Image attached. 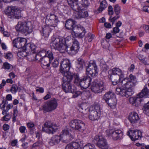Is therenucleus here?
<instances>
[{
	"mask_svg": "<svg viewBox=\"0 0 149 149\" xmlns=\"http://www.w3.org/2000/svg\"><path fill=\"white\" fill-rule=\"evenodd\" d=\"M136 82L135 77L130 74L129 78H125L120 83L121 86L116 88V93L126 97L131 96L134 93L133 89L136 85Z\"/></svg>",
	"mask_w": 149,
	"mask_h": 149,
	"instance_id": "f257e3e1",
	"label": "nucleus"
},
{
	"mask_svg": "<svg viewBox=\"0 0 149 149\" xmlns=\"http://www.w3.org/2000/svg\"><path fill=\"white\" fill-rule=\"evenodd\" d=\"M72 41L70 38L67 37L65 39L62 38L53 37L50 43V46L52 49H57L60 53H63L65 51H69V46Z\"/></svg>",
	"mask_w": 149,
	"mask_h": 149,
	"instance_id": "f03ea898",
	"label": "nucleus"
},
{
	"mask_svg": "<svg viewBox=\"0 0 149 149\" xmlns=\"http://www.w3.org/2000/svg\"><path fill=\"white\" fill-rule=\"evenodd\" d=\"M73 78L74 79V83L77 85L80 86L83 89H86L89 86L91 80V78L88 76L84 77L83 79H80L77 74H74Z\"/></svg>",
	"mask_w": 149,
	"mask_h": 149,
	"instance_id": "7ed1b4c3",
	"label": "nucleus"
},
{
	"mask_svg": "<svg viewBox=\"0 0 149 149\" xmlns=\"http://www.w3.org/2000/svg\"><path fill=\"white\" fill-rule=\"evenodd\" d=\"M17 31L21 32L26 34L30 33L32 31V26L30 22H19L15 27Z\"/></svg>",
	"mask_w": 149,
	"mask_h": 149,
	"instance_id": "20e7f679",
	"label": "nucleus"
},
{
	"mask_svg": "<svg viewBox=\"0 0 149 149\" xmlns=\"http://www.w3.org/2000/svg\"><path fill=\"white\" fill-rule=\"evenodd\" d=\"M71 67L70 61L67 59H63L61 63L60 71L64 76V77L73 76L74 74L69 72Z\"/></svg>",
	"mask_w": 149,
	"mask_h": 149,
	"instance_id": "39448f33",
	"label": "nucleus"
},
{
	"mask_svg": "<svg viewBox=\"0 0 149 149\" xmlns=\"http://www.w3.org/2000/svg\"><path fill=\"white\" fill-rule=\"evenodd\" d=\"M57 106L56 100L54 98L44 103L42 106V110L45 112L52 111L56 109Z\"/></svg>",
	"mask_w": 149,
	"mask_h": 149,
	"instance_id": "423d86ee",
	"label": "nucleus"
},
{
	"mask_svg": "<svg viewBox=\"0 0 149 149\" xmlns=\"http://www.w3.org/2000/svg\"><path fill=\"white\" fill-rule=\"evenodd\" d=\"M73 76L63 77V83L62 84V88L66 93L70 92L73 93L74 92V90L72 88V85L70 83Z\"/></svg>",
	"mask_w": 149,
	"mask_h": 149,
	"instance_id": "0eeeda50",
	"label": "nucleus"
},
{
	"mask_svg": "<svg viewBox=\"0 0 149 149\" xmlns=\"http://www.w3.org/2000/svg\"><path fill=\"white\" fill-rule=\"evenodd\" d=\"M100 115V108L99 105L96 104L89 109V118L92 120H97Z\"/></svg>",
	"mask_w": 149,
	"mask_h": 149,
	"instance_id": "6e6552de",
	"label": "nucleus"
},
{
	"mask_svg": "<svg viewBox=\"0 0 149 149\" xmlns=\"http://www.w3.org/2000/svg\"><path fill=\"white\" fill-rule=\"evenodd\" d=\"M6 13L10 18L18 19L21 17L20 10L15 6L8 7Z\"/></svg>",
	"mask_w": 149,
	"mask_h": 149,
	"instance_id": "1a4fd4ad",
	"label": "nucleus"
},
{
	"mask_svg": "<svg viewBox=\"0 0 149 149\" xmlns=\"http://www.w3.org/2000/svg\"><path fill=\"white\" fill-rule=\"evenodd\" d=\"M70 126L80 132H82L86 129L85 124L81 120H74L71 121L69 123Z\"/></svg>",
	"mask_w": 149,
	"mask_h": 149,
	"instance_id": "9d476101",
	"label": "nucleus"
},
{
	"mask_svg": "<svg viewBox=\"0 0 149 149\" xmlns=\"http://www.w3.org/2000/svg\"><path fill=\"white\" fill-rule=\"evenodd\" d=\"M104 82L101 81L95 80L92 83L91 89L92 91L95 93H99L102 92L104 90Z\"/></svg>",
	"mask_w": 149,
	"mask_h": 149,
	"instance_id": "9b49d317",
	"label": "nucleus"
},
{
	"mask_svg": "<svg viewBox=\"0 0 149 149\" xmlns=\"http://www.w3.org/2000/svg\"><path fill=\"white\" fill-rule=\"evenodd\" d=\"M107 134L109 136H111L114 140H117L122 138L123 133L119 129H115L106 131Z\"/></svg>",
	"mask_w": 149,
	"mask_h": 149,
	"instance_id": "f8f14e48",
	"label": "nucleus"
},
{
	"mask_svg": "<svg viewBox=\"0 0 149 149\" xmlns=\"http://www.w3.org/2000/svg\"><path fill=\"white\" fill-rule=\"evenodd\" d=\"M93 141H96L97 145L102 149H108V146L106 140L102 136H96Z\"/></svg>",
	"mask_w": 149,
	"mask_h": 149,
	"instance_id": "ddd939ff",
	"label": "nucleus"
},
{
	"mask_svg": "<svg viewBox=\"0 0 149 149\" xmlns=\"http://www.w3.org/2000/svg\"><path fill=\"white\" fill-rule=\"evenodd\" d=\"M98 70L95 61L90 62L86 68V74L92 77H94L97 74Z\"/></svg>",
	"mask_w": 149,
	"mask_h": 149,
	"instance_id": "4468645a",
	"label": "nucleus"
},
{
	"mask_svg": "<svg viewBox=\"0 0 149 149\" xmlns=\"http://www.w3.org/2000/svg\"><path fill=\"white\" fill-rule=\"evenodd\" d=\"M57 129L58 128L56 125L51 124L47 122H46L42 126V131L49 134H53Z\"/></svg>",
	"mask_w": 149,
	"mask_h": 149,
	"instance_id": "2eb2a0df",
	"label": "nucleus"
},
{
	"mask_svg": "<svg viewBox=\"0 0 149 149\" xmlns=\"http://www.w3.org/2000/svg\"><path fill=\"white\" fill-rule=\"evenodd\" d=\"M26 41L25 38H17L14 40L13 44V46L17 48H23Z\"/></svg>",
	"mask_w": 149,
	"mask_h": 149,
	"instance_id": "dca6fc26",
	"label": "nucleus"
},
{
	"mask_svg": "<svg viewBox=\"0 0 149 149\" xmlns=\"http://www.w3.org/2000/svg\"><path fill=\"white\" fill-rule=\"evenodd\" d=\"M59 136L61 138V141L65 143L70 141L73 138V136L69 134L67 130H63Z\"/></svg>",
	"mask_w": 149,
	"mask_h": 149,
	"instance_id": "f3484780",
	"label": "nucleus"
},
{
	"mask_svg": "<svg viewBox=\"0 0 149 149\" xmlns=\"http://www.w3.org/2000/svg\"><path fill=\"white\" fill-rule=\"evenodd\" d=\"M128 135L132 141L139 139L141 138V132L139 130H130L127 132Z\"/></svg>",
	"mask_w": 149,
	"mask_h": 149,
	"instance_id": "a211bd4d",
	"label": "nucleus"
},
{
	"mask_svg": "<svg viewBox=\"0 0 149 149\" xmlns=\"http://www.w3.org/2000/svg\"><path fill=\"white\" fill-rule=\"evenodd\" d=\"M82 143L81 141L72 142L67 145L65 149H81L80 146H82Z\"/></svg>",
	"mask_w": 149,
	"mask_h": 149,
	"instance_id": "6ab92c4d",
	"label": "nucleus"
},
{
	"mask_svg": "<svg viewBox=\"0 0 149 149\" xmlns=\"http://www.w3.org/2000/svg\"><path fill=\"white\" fill-rule=\"evenodd\" d=\"M73 44L72 46L70 47L69 51L68 52V53H76L79 50V44L78 41L75 39H74L73 41Z\"/></svg>",
	"mask_w": 149,
	"mask_h": 149,
	"instance_id": "aec40b11",
	"label": "nucleus"
},
{
	"mask_svg": "<svg viewBox=\"0 0 149 149\" xmlns=\"http://www.w3.org/2000/svg\"><path fill=\"white\" fill-rule=\"evenodd\" d=\"M78 0H68V3L72 9L74 11H77L80 9L77 2Z\"/></svg>",
	"mask_w": 149,
	"mask_h": 149,
	"instance_id": "412c9836",
	"label": "nucleus"
},
{
	"mask_svg": "<svg viewBox=\"0 0 149 149\" xmlns=\"http://www.w3.org/2000/svg\"><path fill=\"white\" fill-rule=\"evenodd\" d=\"M128 119L131 123L135 124L138 122L139 119V118L137 113L133 112L129 115Z\"/></svg>",
	"mask_w": 149,
	"mask_h": 149,
	"instance_id": "4be33fe9",
	"label": "nucleus"
},
{
	"mask_svg": "<svg viewBox=\"0 0 149 149\" xmlns=\"http://www.w3.org/2000/svg\"><path fill=\"white\" fill-rule=\"evenodd\" d=\"M23 49H25L29 54L32 53H34L36 52V46L33 44L30 43H26Z\"/></svg>",
	"mask_w": 149,
	"mask_h": 149,
	"instance_id": "5701e85b",
	"label": "nucleus"
},
{
	"mask_svg": "<svg viewBox=\"0 0 149 149\" xmlns=\"http://www.w3.org/2000/svg\"><path fill=\"white\" fill-rule=\"evenodd\" d=\"M124 76H120V75L112 74L110 77V78L113 85H115L117 84H119V87L120 86H121V84H120V83L121 82L120 81L121 79Z\"/></svg>",
	"mask_w": 149,
	"mask_h": 149,
	"instance_id": "b1692460",
	"label": "nucleus"
},
{
	"mask_svg": "<svg viewBox=\"0 0 149 149\" xmlns=\"http://www.w3.org/2000/svg\"><path fill=\"white\" fill-rule=\"evenodd\" d=\"M76 65V70L77 71L82 70L85 66V63L84 60L80 58H78L77 61Z\"/></svg>",
	"mask_w": 149,
	"mask_h": 149,
	"instance_id": "393cba45",
	"label": "nucleus"
},
{
	"mask_svg": "<svg viewBox=\"0 0 149 149\" xmlns=\"http://www.w3.org/2000/svg\"><path fill=\"white\" fill-rule=\"evenodd\" d=\"M61 140V138L59 136H54L50 139L49 144L51 146H52L58 144Z\"/></svg>",
	"mask_w": 149,
	"mask_h": 149,
	"instance_id": "a878e982",
	"label": "nucleus"
},
{
	"mask_svg": "<svg viewBox=\"0 0 149 149\" xmlns=\"http://www.w3.org/2000/svg\"><path fill=\"white\" fill-rule=\"evenodd\" d=\"M77 11L78 12L76 17L78 19L85 18L88 16V12L86 11L81 10Z\"/></svg>",
	"mask_w": 149,
	"mask_h": 149,
	"instance_id": "bb28decb",
	"label": "nucleus"
},
{
	"mask_svg": "<svg viewBox=\"0 0 149 149\" xmlns=\"http://www.w3.org/2000/svg\"><path fill=\"white\" fill-rule=\"evenodd\" d=\"M149 94V90L148 89L146 86H145L144 88L137 95L138 97H140L141 98L145 97Z\"/></svg>",
	"mask_w": 149,
	"mask_h": 149,
	"instance_id": "cd10ccee",
	"label": "nucleus"
},
{
	"mask_svg": "<svg viewBox=\"0 0 149 149\" xmlns=\"http://www.w3.org/2000/svg\"><path fill=\"white\" fill-rule=\"evenodd\" d=\"M75 25L74 22L71 19L67 20L65 24L66 28L70 30H72Z\"/></svg>",
	"mask_w": 149,
	"mask_h": 149,
	"instance_id": "c85d7f7f",
	"label": "nucleus"
},
{
	"mask_svg": "<svg viewBox=\"0 0 149 149\" xmlns=\"http://www.w3.org/2000/svg\"><path fill=\"white\" fill-rule=\"evenodd\" d=\"M16 52L18 57L20 58H23L26 56L27 54H29L23 48L20 49L19 50H18Z\"/></svg>",
	"mask_w": 149,
	"mask_h": 149,
	"instance_id": "c756f323",
	"label": "nucleus"
},
{
	"mask_svg": "<svg viewBox=\"0 0 149 149\" xmlns=\"http://www.w3.org/2000/svg\"><path fill=\"white\" fill-rule=\"evenodd\" d=\"M142 99L140 97H138V95H137L136 97L134 98H130L129 99L130 101H133L132 104L133 105L136 107H137L138 106L141 101Z\"/></svg>",
	"mask_w": 149,
	"mask_h": 149,
	"instance_id": "7c9ffc66",
	"label": "nucleus"
},
{
	"mask_svg": "<svg viewBox=\"0 0 149 149\" xmlns=\"http://www.w3.org/2000/svg\"><path fill=\"white\" fill-rule=\"evenodd\" d=\"M58 18L54 14L50 13L49 15H47L45 20L46 24H50L52 23V20Z\"/></svg>",
	"mask_w": 149,
	"mask_h": 149,
	"instance_id": "2f4dec72",
	"label": "nucleus"
},
{
	"mask_svg": "<svg viewBox=\"0 0 149 149\" xmlns=\"http://www.w3.org/2000/svg\"><path fill=\"white\" fill-rule=\"evenodd\" d=\"M115 95L114 93L110 91H109L108 92L106 93L104 95V99L105 101H107L111 98H114L115 97Z\"/></svg>",
	"mask_w": 149,
	"mask_h": 149,
	"instance_id": "473e14b6",
	"label": "nucleus"
},
{
	"mask_svg": "<svg viewBox=\"0 0 149 149\" xmlns=\"http://www.w3.org/2000/svg\"><path fill=\"white\" fill-rule=\"evenodd\" d=\"M84 29V27L80 25H75L73 29H72V31L74 33V35L76 36L78 34L82 31Z\"/></svg>",
	"mask_w": 149,
	"mask_h": 149,
	"instance_id": "72a5a7b5",
	"label": "nucleus"
},
{
	"mask_svg": "<svg viewBox=\"0 0 149 149\" xmlns=\"http://www.w3.org/2000/svg\"><path fill=\"white\" fill-rule=\"evenodd\" d=\"M49 26H46L42 29V34L45 38H47L49 34V33L51 32V29L49 28Z\"/></svg>",
	"mask_w": 149,
	"mask_h": 149,
	"instance_id": "f704fd0d",
	"label": "nucleus"
},
{
	"mask_svg": "<svg viewBox=\"0 0 149 149\" xmlns=\"http://www.w3.org/2000/svg\"><path fill=\"white\" fill-rule=\"evenodd\" d=\"M116 97L114 98H111L108 100L106 101L109 106L111 108H113L115 107L116 104Z\"/></svg>",
	"mask_w": 149,
	"mask_h": 149,
	"instance_id": "c9c22d12",
	"label": "nucleus"
},
{
	"mask_svg": "<svg viewBox=\"0 0 149 149\" xmlns=\"http://www.w3.org/2000/svg\"><path fill=\"white\" fill-rule=\"evenodd\" d=\"M40 62L41 65L44 66H46L47 67L49 66V63H51L50 60L47 57L42 58L41 59Z\"/></svg>",
	"mask_w": 149,
	"mask_h": 149,
	"instance_id": "e433bc0d",
	"label": "nucleus"
},
{
	"mask_svg": "<svg viewBox=\"0 0 149 149\" xmlns=\"http://www.w3.org/2000/svg\"><path fill=\"white\" fill-rule=\"evenodd\" d=\"M91 96V94L89 91H83L81 93V96L82 99L84 100L88 99Z\"/></svg>",
	"mask_w": 149,
	"mask_h": 149,
	"instance_id": "4c0bfd02",
	"label": "nucleus"
},
{
	"mask_svg": "<svg viewBox=\"0 0 149 149\" xmlns=\"http://www.w3.org/2000/svg\"><path fill=\"white\" fill-rule=\"evenodd\" d=\"M21 90L20 87H18L16 84H13L12 86L10 91L13 93H15L17 91H20Z\"/></svg>",
	"mask_w": 149,
	"mask_h": 149,
	"instance_id": "58836bf2",
	"label": "nucleus"
},
{
	"mask_svg": "<svg viewBox=\"0 0 149 149\" xmlns=\"http://www.w3.org/2000/svg\"><path fill=\"white\" fill-rule=\"evenodd\" d=\"M107 7L106 2L105 0L102 1L100 3V7L97 9L99 13L102 12Z\"/></svg>",
	"mask_w": 149,
	"mask_h": 149,
	"instance_id": "ea45409f",
	"label": "nucleus"
},
{
	"mask_svg": "<svg viewBox=\"0 0 149 149\" xmlns=\"http://www.w3.org/2000/svg\"><path fill=\"white\" fill-rule=\"evenodd\" d=\"M112 74L117 75H120V76H124L121 70L118 68H113L112 70Z\"/></svg>",
	"mask_w": 149,
	"mask_h": 149,
	"instance_id": "a19ab883",
	"label": "nucleus"
},
{
	"mask_svg": "<svg viewBox=\"0 0 149 149\" xmlns=\"http://www.w3.org/2000/svg\"><path fill=\"white\" fill-rule=\"evenodd\" d=\"M114 11L117 15H118L120 13L121 9L118 4L115 5L113 7Z\"/></svg>",
	"mask_w": 149,
	"mask_h": 149,
	"instance_id": "79ce46f5",
	"label": "nucleus"
},
{
	"mask_svg": "<svg viewBox=\"0 0 149 149\" xmlns=\"http://www.w3.org/2000/svg\"><path fill=\"white\" fill-rule=\"evenodd\" d=\"M47 57L50 60V62L54 59V56L52 52L49 50L47 51Z\"/></svg>",
	"mask_w": 149,
	"mask_h": 149,
	"instance_id": "37998d69",
	"label": "nucleus"
},
{
	"mask_svg": "<svg viewBox=\"0 0 149 149\" xmlns=\"http://www.w3.org/2000/svg\"><path fill=\"white\" fill-rule=\"evenodd\" d=\"M143 110L144 113L148 116H149V101L146 105L143 108Z\"/></svg>",
	"mask_w": 149,
	"mask_h": 149,
	"instance_id": "c03bdc74",
	"label": "nucleus"
},
{
	"mask_svg": "<svg viewBox=\"0 0 149 149\" xmlns=\"http://www.w3.org/2000/svg\"><path fill=\"white\" fill-rule=\"evenodd\" d=\"M52 23H51L50 24H46L50 26H52L53 27L57 26L58 22H59L58 19L56 18L54 20H52Z\"/></svg>",
	"mask_w": 149,
	"mask_h": 149,
	"instance_id": "a18cd8bd",
	"label": "nucleus"
},
{
	"mask_svg": "<svg viewBox=\"0 0 149 149\" xmlns=\"http://www.w3.org/2000/svg\"><path fill=\"white\" fill-rule=\"evenodd\" d=\"M94 148H95L94 145L89 143L85 145L83 149H94Z\"/></svg>",
	"mask_w": 149,
	"mask_h": 149,
	"instance_id": "49530a36",
	"label": "nucleus"
},
{
	"mask_svg": "<svg viewBox=\"0 0 149 149\" xmlns=\"http://www.w3.org/2000/svg\"><path fill=\"white\" fill-rule=\"evenodd\" d=\"M12 67V65L7 62H5L3 64L2 68L5 69L9 70Z\"/></svg>",
	"mask_w": 149,
	"mask_h": 149,
	"instance_id": "de8ad7c7",
	"label": "nucleus"
},
{
	"mask_svg": "<svg viewBox=\"0 0 149 149\" xmlns=\"http://www.w3.org/2000/svg\"><path fill=\"white\" fill-rule=\"evenodd\" d=\"M85 33V30L84 29H83V30L81 32L79 33L76 35L75 36H77L79 38H82L84 36Z\"/></svg>",
	"mask_w": 149,
	"mask_h": 149,
	"instance_id": "09e8293b",
	"label": "nucleus"
},
{
	"mask_svg": "<svg viewBox=\"0 0 149 149\" xmlns=\"http://www.w3.org/2000/svg\"><path fill=\"white\" fill-rule=\"evenodd\" d=\"M38 53L42 58L47 57L46 56L47 55V51L43 49L39 52Z\"/></svg>",
	"mask_w": 149,
	"mask_h": 149,
	"instance_id": "8fccbe9b",
	"label": "nucleus"
},
{
	"mask_svg": "<svg viewBox=\"0 0 149 149\" xmlns=\"http://www.w3.org/2000/svg\"><path fill=\"white\" fill-rule=\"evenodd\" d=\"M83 2L81 5L85 8H87L89 5L90 3L87 0H82Z\"/></svg>",
	"mask_w": 149,
	"mask_h": 149,
	"instance_id": "3c124183",
	"label": "nucleus"
},
{
	"mask_svg": "<svg viewBox=\"0 0 149 149\" xmlns=\"http://www.w3.org/2000/svg\"><path fill=\"white\" fill-rule=\"evenodd\" d=\"M94 37V35L91 34V33H88L87 38L88 41L90 42L93 39Z\"/></svg>",
	"mask_w": 149,
	"mask_h": 149,
	"instance_id": "603ef678",
	"label": "nucleus"
},
{
	"mask_svg": "<svg viewBox=\"0 0 149 149\" xmlns=\"http://www.w3.org/2000/svg\"><path fill=\"white\" fill-rule=\"evenodd\" d=\"M108 14L109 15H113L114 12L113 10V8L112 6H110L108 7Z\"/></svg>",
	"mask_w": 149,
	"mask_h": 149,
	"instance_id": "864d4df0",
	"label": "nucleus"
},
{
	"mask_svg": "<svg viewBox=\"0 0 149 149\" xmlns=\"http://www.w3.org/2000/svg\"><path fill=\"white\" fill-rule=\"evenodd\" d=\"M81 92L79 91H76L74 92H74L73 93V97L74 98H75L77 97L78 96H79L80 95H81Z\"/></svg>",
	"mask_w": 149,
	"mask_h": 149,
	"instance_id": "5fc2aeb1",
	"label": "nucleus"
},
{
	"mask_svg": "<svg viewBox=\"0 0 149 149\" xmlns=\"http://www.w3.org/2000/svg\"><path fill=\"white\" fill-rule=\"evenodd\" d=\"M13 56L10 53H7L5 56V58L6 59L9 60H11L13 59Z\"/></svg>",
	"mask_w": 149,
	"mask_h": 149,
	"instance_id": "6e6d98bb",
	"label": "nucleus"
},
{
	"mask_svg": "<svg viewBox=\"0 0 149 149\" xmlns=\"http://www.w3.org/2000/svg\"><path fill=\"white\" fill-rule=\"evenodd\" d=\"M117 16H118L117 17H114L112 18L111 16L110 17L109 20L111 22H112L113 24L115 21L119 17V16L118 15Z\"/></svg>",
	"mask_w": 149,
	"mask_h": 149,
	"instance_id": "4d7b16f0",
	"label": "nucleus"
},
{
	"mask_svg": "<svg viewBox=\"0 0 149 149\" xmlns=\"http://www.w3.org/2000/svg\"><path fill=\"white\" fill-rule=\"evenodd\" d=\"M26 56L28 59L29 61H31L34 59V58L33 57V54H31V53L28 54Z\"/></svg>",
	"mask_w": 149,
	"mask_h": 149,
	"instance_id": "13d9d810",
	"label": "nucleus"
},
{
	"mask_svg": "<svg viewBox=\"0 0 149 149\" xmlns=\"http://www.w3.org/2000/svg\"><path fill=\"white\" fill-rule=\"evenodd\" d=\"M10 118V117L9 114H7L3 117V120L8 121Z\"/></svg>",
	"mask_w": 149,
	"mask_h": 149,
	"instance_id": "bf43d9fd",
	"label": "nucleus"
},
{
	"mask_svg": "<svg viewBox=\"0 0 149 149\" xmlns=\"http://www.w3.org/2000/svg\"><path fill=\"white\" fill-rule=\"evenodd\" d=\"M42 57L38 53L35 55V58L36 60L38 61H41V59H42Z\"/></svg>",
	"mask_w": 149,
	"mask_h": 149,
	"instance_id": "052dcab7",
	"label": "nucleus"
},
{
	"mask_svg": "<svg viewBox=\"0 0 149 149\" xmlns=\"http://www.w3.org/2000/svg\"><path fill=\"white\" fill-rule=\"evenodd\" d=\"M113 34L114 35L119 32V29L118 27H115L113 28Z\"/></svg>",
	"mask_w": 149,
	"mask_h": 149,
	"instance_id": "680f3d73",
	"label": "nucleus"
},
{
	"mask_svg": "<svg viewBox=\"0 0 149 149\" xmlns=\"http://www.w3.org/2000/svg\"><path fill=\"white\" fill-rule=\"evenodd\" d=\"M58 62L57 60H54V61L52 63L53 66L54 68L57 67L58 64Z\"/></svg>",
	"mask_w": 149,
	"mask_h": 149,
	"instance_id": "e2e57ef3",
	"label": "nucleus"
},
{
	"mask_svg": "<svg viewBox=\"0 0 149 149\" xmlns=\"http://www.w3.org/2000/svg\"><path fill=\"white\" fill-rule=\"evenodd\" d=\"M36 91L37 92H40L41 93H42L44 91V89L42 87H37Z\"/></svg>",
	"mask_w": 149,
	"mask_h": 149,
	"instance_id": "0e129e2a",
	"label": "nucleus"
},
{
	"mask_svg": "<svg viewBox=\"0 0 149 149\" xmlns=\"http://www.w3.org/2000/svg\"><path fill=\"white\" fill-rule=\"evenodd\" d=\"M143 11L145 12H149V6H144L143 7Z\"/></svg>",
	"mask_w": 149,
	"mask_h": 149,
	"instance_id": "69168bd1",
	"label": "nucleus"
},
{
	"mask_svg": "<svg viewBox=\"0 0 149 149\" xmlns=\"http://www.w3.org/2000/svg\"><path fill=\"white\" fill-rule=\"evenodd\" d=\"M17 143V140H14L12 141L11 143V145L13 146H15Z\"/></svg>",
	"mask_w": 149,
	"mask_h": 149,
	"instance_id": "338daca9",
	"label": "nucleus"
},
{
	"mask_svg": "<svg viewBox=\"0 0 149 149\" xmlns=\"http://www.w3.org/2000/svg\"><path fill=\"white\" fill-rule=\"evenodd\" d=\"M9 128V126L7 124H4L3 125V129L5 131L8 130Z\"/></svg>",
	"mask_w": 149,
	"mask_h": 149,
	"instance_id": "774afa93",
	"label": "nucleus"
}]
</instances>
